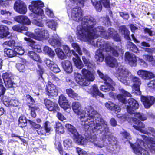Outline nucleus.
Listing matches in <instances>:
<instances>
[{"mask_svg": "<svg viewBox=\"0 0 155 155\" xmlns=\"http://www.w3.org/2000/svg\"><path fill=\"white\" fill-rule=\"evenodd\" d=\"M72 108L74 111L80 115L79 117L86 130L94 133L102 134V140L96 142L97 139L91 141L94 142V144L100 148L108 146L109 149L111 151L118 147L116 138L110 133L107 123L101 118V116L91 106H88L84 110H80L81 104L78 102L73 103Z\"/></svg>", "mask_w": 155, "mask_h": 155, "instance_id": "nucleus-1", "label": "nucleus"}, {"mask_svg": "<svg viewBox=\"0 0 155 155\" xmlns=\"http://www.w3.org/2000/svg\"><path fill=\"white\" fill-rule=\"evenodd\" d=\"M116 70L115 76L119 80L126 85H129L131 82H133V93L137 95L141 94L140 86L141 83L139 78L133 75L128 70L123 66L116 68Z\"/></svg>", "mask_w": 155, "mask_h": 155, "instance_id": "nucleus-2", "label": "nucleus"}, {"mask_svg": "<svg viewBox=\"0 0 155 155\" xmlns=\"http://www.w3.org/2000/svg\"><path fill=\"white\" fill-rule=\"evenodd\" d=\"M94 46L99 47L95 53V58L96 60L99 62H102L104 58L107 55H112L118 57L122 53V50L118 46H112L110 43L105 42L103 39H98Z\"/></svg>", "mask_w": 155, "mask_h": 155, "instance_id": "nucleus-3", "label": "nucleus"}, {"mask_svg": "<svg viewBox=\"0 0 155 155\" xmlns=\"http://www.w3.org/2000/svg\"><path fill=\"white\" fill-rule=\"evenodd\" d=\"M81 24L77 27V37L80 40L87 39L88 37L86 36L89 31L93 28L96 25L95 20L93 17L86 16L82 19Z\"/></svg>", "mask_w": 155, "mask_h": 155, "instance_id": "nucleus-4", "label": "nucleus"}, {"mask_svg": "<svg viewBox=\"0 0 155 155\" xmlns=\"http://www.w3.org/2000/svg\"><path fill=\"white\" fill-rule=\"evenodd\" d=\"M32 4L29 5V8L36 15L32 21L33 23L37 26L43 27L44 26L43 22L44 21L43 19L45 17L43 11L41 8L44 7V4L41 1H37L34 2Z\"/></svg>", "mask_w": 155, "mask_h": 155, "instance_id": "nucleus-5", "label": "nucleus"}, {"mask_svg": "<svg viewBox=\"0 0 155 155\" xmlns=\"http://www.w3.org/2000/svg\"><path fill=\"white\" fill-rule=\"evenodd\" d=\"M81 75L78 73H74V76L76 81L80 85L87 86L88 85L90 81H92L95 78L90 71L85 68H83L81 70Z\"/></svg>", "mask_w": 155, "mask_h": 155, "instance_id": "nucleus-6", "label": "nucleus"}, {"mask_svg": "<svg viewBox=\"0 0 155 155\" xmlns=\"http://www.w3.org/2000/svg\"><path fill=\"white\" fill-rule=\"evenodd\" d=\"M128 105H127V111L132 116L136 117L139 120L144 121L147 119V115L143 113L135 112L134 110L137 109L139 107L138 103L133 98H130L128 101Z\"/></svg>", "mask_w": 155, "mask_h": 155, "instance_id": "nucleus-7", "label": "nucleus"}, {"mask_svg": "<svg viewBox=\"0 0 155 155\" xmlns=\"http://www.w3.org/2000/svg\"><path fill=\"white\" fill-rule=\"evenodd\" d=\"M88 34L86 36L88 37L87 39H82L81 40L86 41H90L92 39H94L98 36L108 38V37L106 33V30L105 28L102 26H99L95 28H93L89 31Z\"/></svg>", "mask_w": 155, "mask_h": 155, "instance_id": "nucleus-8", "label": "nucleus"}, {"mask_svg": "<svg viewBox=\"0 0 155 155\" xmlns=\"http://www.w3.org/2000/svg\"><path fill=\"white\" fill-rule=\"evenodd\" d=\"M97 73L100 77L105 81L104 83L105 85H101L100 87V89L105 92L114 91V88L113 86L115 85V83L112 79L108 76L104 75L100 70H97Z\"/></svg>", "mask_w": 155, "mask_h": 155, "instance_id": "nucleus-9", "label": "nucleus"}, {"mask_svg": "<svg viewBox=\"0 0 155 155\" xmlns=\"http://www.w3.org/2000/svg\"><path fill=\"white\" fill-rule=\"evenodd\" d=\"M131 120L133 122L136 124H138L137 125H133V127L136 130L142 133L147 134L148 136L150 135V136L151 134L152 136L155 137V130L154 128L151 127H148V130L149 132L147 130H143L142 129L145 127V124L143 122H139V120H140L139 119L136 117H132Z\"/></svg>", "mask_w": 155, "mask_h": 155, "instance_id": "nucleus-10", "label": "nucleus"}, {"mask_svg": "<svg viewBox=\"0 0 155 155\" xmlns=\"http://www.w3.org/2000/svg\"><path fill=\"white\" fill-rule=\"evenodd\" d=\"M67 1V5H68L69 7L72 8V6H75L76 4L74 5L73 4L72 5H69V3H70V1ZM79 6V7L77 6H76L75 7H74L72 9L71 12V14H69V16H71L73 19L77 21H80L82 20V17L83 16L82 12V10L81 9L80 6L78 4V5Z\"/></svg>", "mask_w": 155, "mask_h": 155, "instance_id": "nucleus-11", "label": "nucleus"}, {"mask_svg": "<svg viewBox=\"0 0 155 155\" xmlns=\"http://www.w3.org/2000/svg\"><path fill=\"white\" fill-rule=\"evenodd\" d=\"M34 32L37 36H35L33 33L29 32H26L25 34L30 38L38 39L42 38H48L49 36L48 31L44 28L36 29Z\"/></svg>", "mask_w": 155, "mask_h": 155, "instance_id": "nucleus-12", "label": "nucleus"}, {"mask_svg": "<svg viewBox=\"0 0 155 155\" xmlns=\"http://www.w3.org/2000/svg\"><path fill=\"white\" fill-rule=\"evenodd\" d=\"M65 127L73 135L75 142L78 144L82 145H83L86 143L85 139L82 136L79 135L74 127L69 124H67Z\"/></svg>", "mask_w": 155, "mask_h": 155, "instance_id": "nucleus-13", "label": "nucleus"}, {"mask_svg": "<svg viewBox=\"0 0 155 155\" xmlns=\"http://www.w3.org/2000/svg\"><path fill=\"white\" fill-rule=\"evenodd\" d=\"M14 9L17 12L22 14H25L27 11L26 5L21 0H18L15 2Z\"/></svg>", "mask_w": 155, "mask_h": 155, "instance_id": "nucleus-14", "label": "nucleus"}, {"mask_svg": "<svg viewBox=\"0 0 155 155\" xmlns=\"http://www.w3.org/2000/svg\"><path fill=\"white\" fill-rule=\"evenodd\" d=\"M46 94L50 97L56 96L58 95V90L56 86L51 82H49L45 89Z\"/></svg>", "mask_w": 155, "mask_h": 155, "instance_id": "nucleus-15", "label": "nucleus"}, {"mask_svg": "<svg viewBox=\"0 0 155 155\" xmlns=\"http://www.w3.org/2000/svg\"><path fill=\"white\" fill-rule=\"evenodd\" d=\"M141 100L146 108H150L155 102V98L153 96H141Z\"/></svg>", "mask_w": 155, "mask_h": 155, "instance_id": "nucleus-16", "label": "nucleus"}, {"mask_svg": "<svg viewBox=\"0 0 155 155\" xmlns=\"http://www.w3.org/2000/svg\"><path fill=\"white\" fill-rule=\"evenodd\" d=\"M87 91L94 97L97 95L101 97H103L104 96L103 94L99 92L97 85L95 84H94L92 86L88 87Z\"/></svg>", "mask_w": 155, "mask_h": 155, "instance_id": "nucleus-17", "label": "nucleus"}, {"mask_svg": "<svg viewBox=\"0 0 155 155\" xmlns=\"http://www.w3.org/2000/svg\"><path fill=\"white\" fill-rule=\"evenodd\" d=\"M44 104L48 110L50 111L54 112L58 109V107L57 104L52 102L48 99H45Z\"/></svg>", "mask_w": 155, "mask_h": 155, "instance_id": "nucleus-18", "label": "nucleus"}, {"mask_svg": "<svg viewBox=\"0 0 155 155\" xmlns=\"http://www.w3.org/2000/svg\"><path fill=\"white\" fill-rule=\"evenodd\" d=\"M3 78L5 86L7 88L12 87L13 82L12 81V75L11 73H5L3 74Z\"/></svg>", "mask_w": 155, "mask_h": 155, "instance_id": "nucleus-19", "label": "nucleus"}, {"mask_svg": "<svg viewBox=\"0 0 155 155\" xmlns=\"http://www.w3.org/2000/svg\"><path fill=\"white\" fill-rule=\"evenodd\" d=\"M137 74L140 77L144 79H150L155 77L154 74L152 72L143 70L138 71Z\"/></svg>", "mask_w": 155, "mask_h": 155, "instance_id": "nucleus-20", "label": "nucleus"}, {"mask_svg": "<svg viewBox=\"0 0 155 155\" xmlns=\"http://www.w3.org/2000/svg\"><path fill=\"white\" fill-rule=\"evenodd\" d=\"M119 91L120 93L124 95L121 94H118L117 96V98L120 102L123 103H126L127 101L126 100L125 97H131V94L130 93L128 92L122 88L120 89Z\"/></svg>", "mask_w": 155, "mask_h": 155, "instance_id": "nucleus-21", "label": "nucleus"}, {"mask_svg": "<svg viewBox=\"0 0 155 155\" xmlns=\"http://www.w3.org/2000/svg\"><path fill=\"white\" fill-rule=\"evenodd\" d=\"M24 40L28 41V44L34 49L35 51L40 53L41 51L40 45L36 44V43L31 39L29 38L25 37Z\"/></svg>", "mask_w": 155, "mask_h": 155, "instance_id": "nucleus-22", "label": "nucleus"}, {"mask_svg": "<svg viewBox=\"0 0 155 155\" xmlns=\"http://www.w3.org/2000/svg\"><path fill=\"white\" fill-rule=\"evenodd\" d=\"M53 38H51L48 40L49 43L53 46H60L61 45V39L56 34H54L52 36Z\"/></svg>", "mask_w": 155, "mask_h": 155, "instance_id": "nucleus-23", "label": "nucleus"}, {"mask_svg": "<svg viewBox=\"0 0 155 155\" xmlns=\"http://www.w3.org/2000/svg\"><path fill=\"white\" fill-rule=\"evenodd\" d=\"M73 54L75 56L72 58L73 61L74 63L75 66L79 69L82 68L84 66L80 58L74 51H72Z\"/></svg>", "mask_w": 155, "mask_h": 155, "instance_id": "nucleus-24", "label": "nucleus"}, {"mask_svg": "<svg viewBox=\"0 0 155 155\" xmlns=\"http://www.w3.org/2000/svg\"><path fill=\"white\" fill-rule=\"evenodd\" d=\"M59 104L61 107L65 110L68 108L70 107L68 100L63 95H61L59 96Z\"/></svg>", "mask_w": 155, "mask_h": 155, "instance_id": "nucleus-25", "label": "nucleus"}, {"mask_svg": "<svg viewBox=\"0 0 155 155\" xmlns=\"http://www.w3.org/2000/svg\"><path fill=\"white\" fill-rule=\"evenodd\" d=\"M126 59L129 61V64L131 66H135L137 63V59L136 56L130 54L129 52H127L125 54Z\"/></svg>", "mask_w": 155, "mask_h": 155, "instance_id": "nucleus-26", "label": "nucleus"}, {"mask_svg": "<svg viewBox=\"0 0 155 155\" xmlns=\"http://www.w3.org/2000/svg\"><path fill=\"white\" fill-rule=\"evenodd\" d=\"M15 21L20 23H23L26 25H29L31 23L30 20L28 17L24 15L16 16L14 17Z\"/></svg>", "mask_w": 155, "mask_h": 155, "instance_id": "nucleus-27", "label": "nucleus"}, {"mask_svg": "<svg viewBox=\"0 0 155 155\" xmlns=\"http://www.w3.org/2000/svg\"><path fill=\"white\" fill-rule=\"evenodd\" d=\"M62 66L64 71L68 73H71L73 71L71 63L69 61L66 60L61 62Z\"/></svg>", "mask_w": 155, "mask_h": 155, "instance_id": "nucleus-28", "label": "nucleus"}, {"mask_svg": "<svg viewBox=\"0 0 155 155\" xmlns=\"http://www.w3.org/2000/svg\"><path fill=\"white\" fill-rule=\"evenodd\" d=\"M107 55L105 58V61L107 64L110 67H116L118 64L117 60L114 57Z\"/></svg>", "mask_w": 155, "mask_h": 155, "instance_id": "nucleus-29", "label": "nucleus"}, {"mask_svg": "<svg viewBox=\"0 0 155 155\" xmlns=\"http://www.w3.org/2000/svg\"><path fill=\"white\" fill-rule=\"evenodd\" d=\"M49 122L46 121L44 124V128H40L37 130V133L39 135H44L46 132H49L51 128L48 125Z\"/></svg>", "mask_w": 155, "mask_h": 155, "instance_id": "nucleus-30", "label": "nucleus"}, {"mask_svg": "<svg viewBox=\"0 0 155 155\" xmlns=\"http://www.w3.org/2000/svg\"><path fill=\"white\" fill-rule=\"evenodd\" d=\"M8 28L3 25H0V38H3L7 37L9 34Z\"/></svg>", "mask_w": 155, "mask_h": 155, "instance_id": "nucleus-31", "label": "nucleus"}, {"mask_svg": "<svg viewBox=\"0 0 155 155\" xmlns=\"http://www.w3.org/2000/svg\"><path fill=\"white\" fill-rule=\"evenodd\" d=\"M0 97H1V100L3 101L4 104L6 106V104H8L10 100L6 97H4L3 96L5 89L3 85L0 84Z\"/></svg>", "mask_w": 155, "mask_h": 155, "instance_id": "nucleus-32", "label": "nucleus"}, {"mask_svg": "<svg viewBox=\"0 0 155 155\" xmlns=\"http://www.w3.org/2000/svg\"><path fill=\"white\" fill-rule=\"evenodd\" d=\"M29 120H27L26 117L24 115H21L18 119V126L21 127H25L27 125V121Z\"/></svg>", "mask_w": 155, "mask_h": 155, "instance_id": "nucleus-33", "label": "nucleus"}, {"mask_svg": "<svg viewBox=\"0 0 155 155\" xmlns=\"http://www.w3.org/2000/svg\"><path fill=\"white\" fill-rule=\"evenodd\" d=\"M82 59L84 64L88 68H93L94 67V64L92 61L84 56L82 57Z\"/></svg>", "mask_w": 155, "mask_h": 155, "instance_id": "nucleus-34", "label": "nucleus"}, {"mask_svg": "<svg viewBox=\"0 0 155 155\" xmlns=\"http://www.w3.org/2000/svg\"><path fill=\"white\" fill-rule=\"evenodd\" d=\"M5 54L6 56L10 58H12L16 56L15 48L13 49H6L4 50Z\"/></svg>", "mask_w": 155, "mask_h": 155, "instance_id": "nucleus-35", "label": "nucleus"}, {"mask_svg": "<svg viewBox=\"0 0 155 155\" xmlns=\"http://www.w3.org/2000/svg\"><path fill=\"white\" fill-rule=\"evenodd\" d=\"M127 48L130 50L134 53H139V51L136 46L131 42H129L127 45Z\"/></svg>", "mask_w": 155, "mask_h": 155, "instance_id": "nucleus-36", "label": "nucleus"}, {"mask_svg": "<svg viewBox=\"0 0 155 155\" xmlns=\"http://www.w3.org/2000/svg\"><path fill=\"white\" fill-rule=\"evenodd\" d=\"M66 94L71 97L75 100L78 99V94L75 93L71 88L67 89L66 90Z\"/></svg>", "mask_w": 155, "mask_h": 155, "instance_id": "nucleus-37", "label": "nucleus"}, {"mask_svg": "<svg viewBox=\"0 0 155 155\" xmlns=\"http://www.w3.org/2000/svg\"><path fill=\"white\" fill-rule=\"evenodd\" d=\"M56 124L55 130L56 134H63L64 132V128L61 124L58 122H56Z\"/></svg>", "mask_w": 155, "mask_h": 155, "instance_id": "nucleus-38", "label": "nucleus"}, {"mask_svg": "<svg viewBox=\"0 0 155 155\" xmlns=\"http://www.w3.org/2000/svg\"><path fill=\"white\" fill-rule=\"evenodd\" d=\"M91 1L96 10L98 12H100L102 8L100 0H91Z\"/></svg>", "mask_w": 155, "mask_h": 155, "instance_id": "nucleus-39", "label": "nucleus"}, {"mask_svg": "<svg viewBox=\"0 0 155 155\" xmlns=\"http://www.w3.org/2000/svg\"><path fill=\"white\" fill-rule=\"evenodd\" d=\"M12 29L15 31L21 32L22 31H27L28 28L27 27L21 25H15L12 28Z\"/></svg>", "mask_w": 155, "mask_h": 155, "instance_id": "nucleus-40", "label": "nucleus"}, {"mask_svg": "<svg viewBox=\"0 0 155 155\" xmlns=\"http://www.w3.org/2000/svg\"><path fill=\"white\" fill-rule=\"evenodd\" d=\"M28 55L35 61H39L40 63L41 62V60L39 56L35 53V52L33 51H30L28 52Z\"/></svg>", "mask_w": 155, "mask_h": 155, "instance_id": "nucleus-41", "label": "nucleus"}, {"mask_svg": "<svg viewBox=\"0 0 155 155\" xmlns=\"http://www.w3.org/2000/svg\"><path fill=\"white\" fill-rule=\"evenodd\" d=\"M44 52L46 54L51 57H53L55 53L53 51L52 49L49 48L48 46H45L44 47L43 49Z\"/></svg>", "mask_w": 155, "mask_h": 155, "instance_id": "nucleus-42", "label": "nucleus"}, {"mask_svg": "<svg viewBox=\"0 0 155 155\" xmlns=\"http://www.w3.org/2000/svg\"><path fill=\"white\" fill-rule=\"evenodd\" d=\"M47 25L50 28L54 31L56 30L58 26L57 23L53 20H49L47 22Z\"/></svg>", "mask_w": 155, "mask_h": 155, "instance_id": "nucleus-43", "label": "nucleus"}, {"mask_svg": "<svg viewBox=\"0 0 155 155\" xmlns=\"http://www.w3.org/2000/svg\"><path fill=\"white\" fill-rule=\"evenodd\" d=\"M55 52L58 57L61 59H64L66 58L65 55L62 50L59 48L55 49Z\"/></svg>", "mask_w": 155, "mask_h": 155, "instance_id": "nucleus-44", "label": "nucleus"}, {"mask_svg": "<svg viewBox=\"0 0 155 155\" xmlns=\"http://www.w3.org/2000/svg\"><path fill=\"white\" fill-rule=\"evenodd\" d=\"M121 32L122 34L124 35L125 38L127 40H129L130 38L129 36V31L125 26H123L121 28Z\"/></svg>", "mask_w": 155, "mask_h": 155, "instance_id": "nucleus-45", "label": "nucleus"}, {"mask_svg": "<svg viewBox=\"0 0 155 155\" xmlns=\"http://www.w3.org/2000/svg\"><path fill=\"white\" fill-rule=\"evenodd\" d=\"M19 103L15 97H13L10 100L8 104H6V106H13L16 107L19 104Z\"/></svg>", "mask_w": 155, "mask_h": 155, "instance_id": "nucleus-46", "label": "nucleus"}, {"mask_svg": "<svg viewBox=\"0 0 155 155\" xmlns=\"http://www.w3.org/2000/svg\"><path fill=\"white\" fill-rule=\"evenodd\" d=\"M70 1V3H69V5H72L73 4L74 5L79 4L80 6H83L84 2L85 0H68Z\"/></svg>", "mask_w": 155, "mask_h": 155, "instance_id": "nucleus-47", "label": "nucleus"}, {"mask_svg": "<svg viewBox=\"0 0 155 155\" xmlns=\"http://www.w3.org/2000/svg\"><path fill=\"white\" fill-rule=\"evenodd\" d=\"M64 147L67 149H69L73 147L72 142L70 139H67L64 141Z\"/></svg>", "mask_w": 155, "mask_h": 155, "instance_id": "nucleus-48", "label": "nucleus"}, {"mask_svg": "<svg viewBox=\"0 0 155 155\" xmlns=\"http://www.w3.org/2000/svg\"><path fill=\"white\" fill-rule=\"evenodd\" d=\"M38 108L37 107L35 106H29V109L31 111V115L32 117H35L36 116L35 112L38 110Z\"/></svg>", "mask_w": 155, "mask_h": 155, "instance_id": "nucleus-49", "label": "nucleus"}, {"mask_svg": "<svg viewBox=\"0 0 155 155\" xmlns=\"http://www.w3.org/2000/svg\"><path fill=\"white\" fill-rule=\"evenodd\" d=\"M116 32L114 31V29L112 28H110L108 29L107 33L106 32V35H107L108 37V38L106 39H109L110 38H112L114 35H115Z\"/></svg>", "mask_w": 155, "mask_h": 155, "instance_id": "nucleus-50", "label": "nucleus"}, {"mask_svg": "<svg viewBox=\"0 0 155 155\" xmlns=\"http://www.w3.org/2000/svg\"><path fill=\"white\" fill-rule=\"evenodd\" d=\"M14 48L16 55H21L24 54V51L21 47L15 46Z\"/></svg>", "mask_w": 155, "mask_h": 155, "instance_id": "nucleus-51", "label": "nucleus"}, {"mask_svg": "<svg viewBox=\"0 0 155 155\" xmlns=\"http://www.w3.org/2000/svg\"><path fill=\"white\" fill-rule=\"evenodd\" d=\"M72 45L74 50H76L77 52L80 55H82V51L81 50L78 44L73 43H72Z\"/></svg>", "mask_w": 155, "mask_h": 155, "instance_id": "nucleus-52", "label": "nucleus"}, {"mask_svg": "<svg viewBox=\"0 0 155 155\" xmlns=\"http://www.w3.org/2000/svg\"><path fill=\"white\" fill-rule=\"evenodd\" d=\"M50 68L51 71L55 73H58L61 71L58 66L54 64Z\"/></svg>", "mask_w": 155, "mask_h": 155, "instance_id": "nucleus-53", "label": "nucleus"}, {"mask_svg": "<svg viewBox=\"0 0 155 155\" xmlns=\"http://www.w3.org/2000/svg\"><path fill=\"white\" fill-rule=\"evenodd\" d=\"M55 144L56 148L58 150L60 153L62 155H63L64 154L65 155V153L63 151L61 144L60 143L57 142H56Z\"/></svg>", "mask_w": 155, "mask_h": 155, "instance_id": "nucleus-54", "label": "nucleus"}, {"mask_svg": "<svg viewBox=\"0 0 155 155\" xmlns=\"http://www.w3.org/2000/svg\"><path fill=\"white\" fill-rule=\"evenodd\" d=\"M63 48L65 53L67 54L68 56H70V54L71 53L72 54V51H74L73 50L71 51L69 47L67 45L64 46Z\"/></svg>", "mask_w": 155, "mask_h": 155, "instance_id": "nucleus-55", "label": "nucleus"}, {"mask_svg": "<svg viewBox=\"0 0 155 155\" xmlns=\"http://www.w3.org/2000/svg\"><path fill=\"white\" fill-rule=\"evenodd\" d=\"M143 58L146 61L149 62H151L153 60V57L150 55H144L143 56Z\"/></svg>", "mask_w": 155, "mask_h": 155, "instance_id": "nucleus-56", "label": "nucleus"}, {"mask_svg": "<svg viewBox=\"0 0 155 155\" xmlns=\"http://www.w3.org/2000/svg\"><path fill=\"white\" fill-rule=\"evenodd\" d=\"M15 41L12 40L6 41L4 43V45L9 46H15Z\"/></svg>", "mask_w": 155, "mask_h": 155, "instance_id": "nucleus-57", "label": "nucleus"}, {"mask_svg": "<svg viewBox=\"0 0 155 155\" xmlns=\"http://www.w3.org/2000/svg\"><path fill=\"white\" fill-rule=\"evenodd\" d=\"M119 13L120 16L125 20H127L129 17V15L127 12H120Z\"/></svg>", "mask_w": 155, "mask_h": 155, "instance_id": "nucleus-58", "label": "nucleus"}, {"mask_svg": "<svg viewBox=\"0 0 155 155\" xmlns=\"http://www.w3.org/2000/svg\"><path fill=\"white\" fill-rule=\"evenodd\" d=\"M26 97L27 101L30 104H32L35 102L34 100L30 95H26Z\"/></svg>", "mask_w": 155, "mask_h": 155, "instance_id": "nucleus-59", "label": "nucleus"}, {"mask_svg": "<svg viewBox=\"0 0 155 155\" xmlns=\"http://www.w3.org/2000/svg\"><path fill=\"white\" fill-rule=\"evenodd\" d=\"M0 13L1 14L7 17L10 16L11 14V12L6 10H1Z\"/></svg>", "mask_w": 155, "mask_h": 155, "instance_id": "nucleus-60", "label": "nucleus"}, {"mask_svg": "<svg viewBox=\"0 0 155 155\" xmlns=\"http://www.w3.org/2000/svg\"><path fill=\"white\" fill-rule=\"evenodd\" d=\"M105 105L107 108L112 110V109L114 108V104L110 101H109L105 104Z\"/></svg>", "mask_w": 155, "mask_h": 155, "instance_id": "nucleus-61", "label": "nucleus"}, {"mask_svg": "<svg viewBox=\"0 0 155 155\" xmlns=\"http://www.w3.org/2000/svg\"><path fill=\"white\" fill-rule=\"evenodd\" d=\"M28 122L29 124L35 129H38L41 127V126L40 125L36 124L35 123L31 120L28 121Z\"/></svg>", "mask_w": 155, "mask_h": 155, "instance_id": "nucleus-62", "label": "nucleus"}, {"mask_svg": "<svg viewBox=\"0 0 155 155\" xmlns=\"http://www.w3.org/2000/svg\"><path fill=\"white\" fill-rule=\"evenodd\" d=\"M46 64L49 68H50L53 64H54V62L49 59H46L45 61Z\"/></svg>", "mask_w": 155, "mask_h": 155, "instance_id": "nucleus-63", "label": "nucleus"}, {"mask_svg": "<svg viewBox=\"0 0 155 155\" xmlns=\"http://www.w3.org/2000/svg\"><path fill=\"white\" fill-rule=\"evenodd\" d=\"M77 151L79 155H88L87 152L80 148H77Z\"/></svg>", "mask_w": 155, "mask_h": 155, "instance_id": "nucleus-64", "label": "nucleus"}]
</instances>
